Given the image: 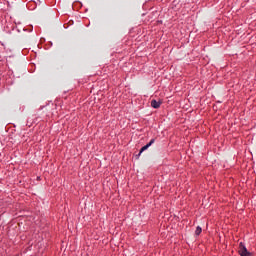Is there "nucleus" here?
<instances>
[{
    "label": "nucleus",
    "mask_w": 256,
    "mask_h": 256,
    "mask_svg": "<svg viewBox=\"0 0 256 256\" xmlns=\"http://www.w3.org/2000/svg\"><path fill=\"white\" fill-rule=\"evenodd\" d=\"M240 256H252L251 252H248L247 247H245V244L243 242H240L239 244V251Z\"/></svg>",
    "instance_id": "1"
},
{
    "label": "nucleus",
    "mask_w": 256,
    "mask_h": 256,
    "mask_svg": "<svg viewBox=\"0 0 256 256\" xmlns=\"http://www.w3.org/2000/svg\"><path fill=\"white\" fill-rule=\"evenodd\" d=\"M153 143H155V138L151 139L148 144H146L145 146H143V147L140 149V152H139L138 155H141V153H143V151H147V149H149V147H151V145H153Z\"/></svg>",
    "instance_id": "2"
},
{
    "label": "nucleus",
    "mask_w": 256,
    "mask_h": 256,
    "mask_svg": "<svg viewBox=\"0 0 256 256\" xmlns=\"http://www.w3.org/2000/svg\"><path fill=\"white\" fill-rule=\"evenodd\" d=\"M203 229L201 228V226H197L196 230H195V235L199 236L201 235Z\"/></svg>",
    "instance_id": "4"
},
{
    "label": "nucleus",
    "mask_w": 256,
    "mask_h": 256,
    "mask_svg": "<svg viewBox=\"0 0 256 256\" xmlns=\"http://www.w3.org/2000/svg\"><path fill=\"white\" fill-rule=\"evenodd\" d=\"M161 101H157V100H152L151 101V107H153V109H159V107H161Z\"/></svg>",
    "instance_id": "3"
}]
</instances>
